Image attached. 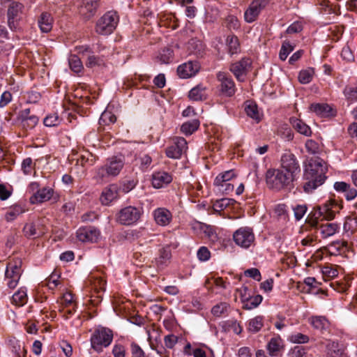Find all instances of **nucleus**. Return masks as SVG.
<instances>
[{"mask_svg": "<svg viewBox=\"0 0 357 357\" xmlns=\"http://www.w3.org/2000/svg\"><path fill=\"white\" fill-rule=\"evenodd\" d=\"M328 167L325 161L320 158H312L305 165L303 174V190L312 192L326 181Z\"/></svg>", "mask_w": 357, "mask_h": 357, "instance_id": "1", "label": "nucleus"}, {"mask_svg": "<svg viewBox=\"0 0 357 357\" xmlns=\"http://www.w3.org/2000/svg\"><path fill=\"white\" fill-rule=\"evenodd\" d=\"M296 179L280 168L269 169L266 173L267 185L275 190H281L291 186Z\"/></svg>", "mask_w": 357, "mask_h": 357, "instance_id": "2", "label": "nucleus"}, {"mask_svg": "<svg viewBox=\"0 0 357 357\" xmlns=\"http://www.w3.org/2000/svg\"><path fill=\"white\" fill-rule=\"evenodd\" d=\"M113 333L107 328H96L91 337V347L96 351H102L104 347H107L112 342Z\"/></svg>", "mask_w": 357, "mask_h": 357, "instance_id": "3", "label": "nucleus"}, {"mask_svg": "<svg viewBox=\"0 0 357 357\" xmlns=\"http://www.w3.org/2000/svg\"><path fill=\"white\" fill-rule=\"evenodd\" d=\"M119 20L116 12H107L98 20L96 26V32L101 35L111 34L116 28Z\"/></svg>", "mask_w": 357, "mask_h": 357, "instance_id": "4", "label": "nucleus"}, {"mask_svg": "<svg viewBox=\"0 0 357 357\" xmlns=\"http://www.w3.org/2000/svg\"><path fill=\"white\" fill-rule=\"evenodd\" d=\"M22 260L19 258L13 259L7 264L5 280L10 289L15 288L19 282L22 273Z\"/></svg>", "mask_w": 357, "mask_h": 357, "instance_id": "5", "label": "nucleus"}, {"mask_svg": "<svg viewBox=\"0 0 357 357\" xmlns=\"http://www.w3.org/2000/svg\"><path fill=\"white\" fill-rule=\"evenodd\" d=\"M236 176L234 169L221 172L215 177L214 185L218 188L219 191L228 195L234 191V181L236 179Z\"/></svg>", "mask_w": 357, "mask_h": 357, "instance_id": "6", "label": "nucleus"}, {"mask_svg": "<svg viewBox=\"0 0 357 357\" xmlns=\"http://www.w3.org/2000/svg\"><path fill=\"white\" fill-rule=\"evenodd\" d=\"M337 208V202L333 199H329L321 205L314 207L312 211V218L310 219L322 218L327 220H333L335 216V209Z\"/></svg>", "mask_w": 357, "mask_h": 357, "instance_id": "7", "label": "nucleus"}, {"mask_svg": "<svg viewBox=\"0 0 357 357\" xmlns=\"http://www.w3.org/2000/svg\"><path fill=\"white\" fill-rule=\"evenodd\" d=\"M124 166V161L121 157L109 158L107 162L98 169L97 174L101 178L107 176H117Z\"/></svg>", "mask_w": 357, "mask_h": 357, "instance_id": "8", "label": "nucleus"}, {"mask_svg": "<svg viewBox=\"0 0 357 357\" xmlns=\"http://www.w3.org/2000/svg\"><path fill=\"white\" fill-rule=\"evenodd\" d=\"M142 216V211L139 208L128 206L123 208L116 215V220L123 225H132L138 222Z\"/></svg>", "mask_w": 357, "mask_h": 357, "instance_id": "9", "label": "nucleus"}, {"mask_svg": "<svg viewBox=\"0 0 357 357\" xmlns=\"http://www.w3.org/2000/svg\"><path fill=\"white\" fill-rule=\"evenodd\" d=\"M279 168L291 174L296 178L301 172L299 162L295 155L290 151L285 152L282 155Z\"/></svg>", "mask_w": 357, "mask_h": 357, "instance_id": "10", "label": "nucleus"}, {"mask_svg": "<svg viewBox=\"0 0 357 357\" xmlns=\"http://www.w3.org/2000/svg\"><path fill=\"white\" fill-rule=\"evenodd\" d=\"M233 240L235 243L243 248H250L255 241V234L252 228L242 227L233 234Z\"/></svg>", "mask_w": 357, "mask_h": 357, "instance_id": "11", "label": "nucleus"}, {"mask_svg": "<svg viewBox=\"0 0 357 357\" xmlns=\"http://www.w3.org/2000/svg\"><path fill=\"white\" fill-rule=\"evenodd\" d=\"M268 0H252L244 13V20L247 23L256 21L261 12L268 6Z\"/></svg>", "mask_w": 357, "mask_h": 357, "instance_id": "12", "label": "nucleus"}, {"mask_svg": "<svg viewBox=\"0 0 357 357\" xmlns=\"http://www.w3.org/2000/svg\"><path fill=\"white\" fill-rule=\"evenodd\" d=\"M252 61L249 58L243 57L238 61L230 65L229 70L239 82H244L251 66Z\"/></svg>", "mask_w": 357, "mask_h": 357, "instance_id": "13", "label": "nucleus"}, {"mask_svg": "<svg viewBox=\"0 0 357 357\" xmlns=\"http://www.w3.org/2000/svg\"><path fill=\"white\" fill-rule=\"evenodd\" d=\"M217 79L220 83V90L222 94L229 97L234 95L236 92L235 84L229 74L225 72H218Z\"/></svg>", "mask_w": 357, "mask_h": 357, "instance_id": "14", "label": "nucleus"}, {"mask_svg": "<svg viewBox=\"0 0 357 357\" xmlns=\"http://www.w3.org/2000/svg\"><path fill=\"white\" fill-rule=\"evenodd\" d=\"M188 149L187 142L183 137H176L173 144L166 149L165 153L168 158L178 159Z\"/></svg>", "mask_w": 357, "mask_h": 357, "instance_id": "15", "label": "nucleus"}, {"mask_svg": "<svg viewBox=\"0 0 357 357\" xmlns=\"http://www.w3.org/2000/svg\"><path fill=\"white\" fill-rule=\"evenodd\" d=\"M308 222L311 227L320 231L324 238L333 236L339 229L338 225L333 222L319 223L317 219H309Z\"/></svg>", "mask_w": 357, "mask_h": 357, "instance_id": "16", "label": "nucleus"}, {"mask_svg": "<svg viewBox=\"0 0 357 357\" xmlns=\"http://www.w3.org/2000/svg\"><path fill=\"white\" fill-rule=\"evenodd\" d=\"M23 5L17 1H12L8 8V24L11 30L17 28V20L22 12Z\"/></svg>", "mask_w": 357, "mask_h": 357, "instance_id": "17", "label": "nucleus"}, {"mask_svg": "<svg viewBox=\"0 0 357 357\" xmlns=\"http://www.w3.org/2000/svg\"><path fill=\"white\" fill-rule=\"evenodd\" d=\"M77 238L84 243L96 242L100 236V231L93 227H80L76 232Z\"/></svg>", "mask_w": 357, "mask_h": 357, "instance_id": "18", "label": "nucleus"}, {"mask_svg": "<svg viewBox=\"0 0 357 357\" xmlns=\"http://www.w3.org/2000/svg\"><path fill=\"white\" fill-rule=\"evenodd\" d=\"M200 68L197 61H188L184 63L177 68V73L179 77L186 79L196 75Z\"/></svg>", "mask_w": 357, "mask_h": 357, "instance_id": "19", "label": "nucleus"}, {"mask_svg": "<svg viewBox=\"0 0 357 357\" xmlns=\"http://www.w3.org/2000/svg\"><path fill=\"white\" fill-rule=\"evenodd\" d=\"M98 2L99 0H83L79 7V13L86 20L91 19L96 13Z\"/></svg>", "mask_w": 357, "mask_h": 357, "instance_id": "20", "label": "nucleus"}, {"mask_svg": "<svg viewBox=\"0 0 357 357\" xmlns=\"http://www.w3.org/2000/svg\"><path fill=\"white\" fill-rule=\"evenodd\" d=\"M153 216L155 223L161 227H165L172 221V213L166 208H157L153 211Z\"/></svg>", "mask_w": 357, "mask_h": 357, "instance_id": "21", "label": "nucleus"}, {"mask_svg": "<svg viewBox=\"0 0 357 357\" xmlns=\"http://www.w3.org/2000/svg\"><path fill=\"white\" fill-rule=\"evenodd\" d=\"M54 193V190L49 187L40 189L31 196L29 198L30 203L36 204L47 202L52 198Z\"/></svg>", "mask_w": 357, "mask_h": 357, "instance_id": "22", "label": "nucleus"}, {"mask_svg": "<svg viewBox=\"0 0 357 357\" xmlns=\"http://www.w3.org/2000/svg\"><path fill=\"white\" fill-rule=\"evenodd\" d=\"M119 197L118 186L115 184L109 185L103 189L100 197V201L103 205H109Z\"/></svg>", "mask_w": 357, "mask_h": 357, "instance_id": "23", "label": "nucleus"}, {"mask_svg": "<svg viewBox=\"0 0 357 357\" xmlns=\"http://www.w3.org/2000/svg\"><path fill=\"white\" fill-rule=\"evenodd\" d=\"M334 188L339 192H343L347 200H353L357 197V190L346 182L337 181L334 183Z\"/></svg>", "mask_w": 357, "mask_h": 357, "instance_id": "24", "label": "nucleus"}, {"mask_svg": "<svg viewBox=\"0 0 357 357\" xmlns=\"http://www.w3.org/2000/svg\"><path fill=\"white\" fill-rule=\"evenodd\" d=\"M172 181V176L166 172H157L152 175V185L155 188H161Z\"/></svg>", "mask_w": 357, "mask_h": 357, "instance_id": "25", "label": "nucleus"}, {"mask_svg": "<svg viewBox=\"0 0 357 357\" xmlns=\"http://www.w3.org/2000/svg\"><path fill=\"white\" fill-rule=\"evenodd\" d=\"M24 235L27 238H37L44 235L46 229L43 225H36L34 223H26L23 228Z\"/></svg>", "mask_w": 357, "mask_h": 357, "instance_id": "26", "label": "nucleus"}, {"mask_svg": "<svg viewBox=\"0 0 357 357\" xmlns=\"http://www.w3.org/2000/svg\"><path fill=\"white\" fill-rule=\"evenodd\" d=\"M188 97L194 101L205 100L207 97L206 88L202 84H198L190 91Z\"/></svg>", "mask_w": 357, "mask_h": 357, "instance_id": "27", "label": "nucleus"}, {"mask_svg": "<svg viewBox=\"0 0 357 357\" xmlns=\"http://www.w3.org/2000/svg\"><path fill=\"white\" fill-rule=\"evenodd\" d=\"M290 122L293 128L300 134L306 137L311 136L312 132L309 126L301 119H291Z\"/></svg>", "mask_w": 357, "mask_h": 357, "instance_id": "28", "label": "nucleus"}, {"mask_svg": "<svg viewBox=\"0 0 357 357\" xmlns=\"http://www.w3.org/2000/svg\"><path fill=\"white\" fill-rule=\"evenodd\" d=\"M326 347L327 357H342L344 350L338 342L329 341Z\"/></svg>", "mask_w": 357, "mask_h": 357, "instance_id": "29", "label": "nucleus"}, {"mask_svg": "<svg viewBox=\"0 0 357 357\" xmlns=\"http://www.w3.org/2000/svg\"><path fill=\"white\" fill-rule=\"evenodd\" d=\"M28 301L26 289L20 288L11 297V303L17 307L24 305Z\"/></svg>", "mask_w": 357, "mask_h": 357, "instance_id": "30", "label": "nucleus"}, {"mask_svg": "<svg viewBox=\"0 0 357 357\" xmlns=\"http://www.w3.org/2000/svg\"><path fill=\"white\" fill-rule=\"evenodd\" d=\"M53 19L50 13H43L38 19V26L41 31L47 33L52 29Z\"/></svg>", "mask_w": 357, "mask_h": 357, "instance_id": "31", "label": "nucleus"}, {"mask_svg": "<svg viewBox=\"0 0 357 357\" xmlns=\"http://www.w3.org/2000/svg\"><path fill=\"white\" fill-rule=\"evenodd\" d=\"M282 349V340L280 337H273L267 344V350L271 356H277Z\"/></svg>", "mask_w": 357, "mask_h": 357, "instance_id": "32", "label": "nucleus"}, {"mask_svg": "<svg viewBox=\"0 0 357 357\" xmlns=\"http://www.w3.org/2000/svg\"><path fill=\"white\" fill-rule=\"evenodd\" d=\"M310 110L321 117L328 116L331 112V107L324 103L312 104L310 107Z\"/></svg>", "mask_w": 357, "mask_h": 357, "instance_id": "33", "label": "nucleus"}, {"mask_svg": "<svg viewBox=\"0 0 357 357\" xmlns=\"http://www.w3.org/2000/svg\"><path fill=\"white\" fill-rule=\"evenodd\" d=\"M310 324L312 327L318 331H323L328 326V321L325 317L315 316L309 319Z\"/></svg>", "mask_w": 357, "mask_h": 357, "instance_id": "34", "label": "nucleus"}, {"mask_svg": "<svg viewBox=\"0 0 357 357\" xmlns=\"http://www.w3.org/2000/svg\"><path fill=\"white\" fill-rule=\"evenodd\" d=\"M264 326V317L257 316L248 321L247 329L250 333H256Z\"/></svg>", "mask_w": 357, "mask_h": 357, "instance_id": "35", "label": "nucleus"}, {"mask_svg": "<svg viewBox=\"0 0 357 357\" xmlns=\"http://www.w3.org/2000/svg\"><path fill=\"white\" fill-rule=\"evenodd\" d=\"M171 252L169 248H162L159 250V256L155 259L158 267L162 268L167 266L171 258Z\"/></svg>", "mask_w": 357, "mask_h": 357, "instance_id": "36", "label": "nucleus"}, {"mask_svg": "<svg viewBox=\"0 0 357 357\" xmlns=\"http://www.w3.org/2000/svg\"><path fill=\"white\" fill-rule=\"evenodd\" d=\"M228 47L229 53L230 54H237L240 52V43L237 36L235 35H229L226 40Z\"/></svg>", "mask_w": 357, "mask_h": 357, "instance_id": "37", "label": "nucleus"}, {"mask_svg": "<svg viewBox=\"0 0 357 357\" xmlns=\"http://www.w3.org/2000/svg\"><path fill=\"white\" fill-rule=\"evenodd\" d=\"M96 160V156L89 151L85 150H83L77 158V162L80 163L82 166H84L86 164L93 165Z\"/></svg>", "mask_w": 357, "mask_h": 357, "instance_id": "38", "label": "nucleus"}, {"mask_svg": "<svg viewBox=\"0 0 357 357\" xmlns=\"http://www.w3.org/2000/svg\"><path fill=\"white\" fill-rule=\"evenodd\" d=\"M199 127V120L194 119L184 123L181 127V131L186 135H190L196 131Z\"/></svg>", "mask_w": 357, "mask_h": 357, "instance_id": "39", "label": "nucleus"}, {"mask_svg": "<svg viewBox=\"0 0 357 357\" xmlns=\"http://www.w3.org/2000/svg\"><path fill=\"white\" fill-rule=\"evenodd\" d=\"M24 209L20 205H15L10 207L5 214V219L8 222H11L17 218V216L24 213Z\"/></svg>", "mask_w": 357, "mask_h": 357, "instance_id": "40", "label": "nucleus"}, {"mask_svg": "<svg viewBox=\"0 0 357 357\" xmlns=\"http://www.w3.org/2000/svg\"><path fill=\"white\" fill-rule=\"evenodd\" d=\"M60 275L54 271L44 282H42V286H46L50 289H54L59 284Z\"/></svg>", "mask_w": 357, "mask_h": 357, "instance_id": "41", "label": "nucleus"}, {"mask_svg": "<svg viewBox=\"0 0 357 357\" xmlns=\"http://www.w3.org/2000/svg\"><path fill=\"white\" fill-rule=\"evenodd\" d=\"M314 74V71L312 68L302 70L298 74V81L303 84H308L312 81Z\"/></svg>", "mask_w": 357, "mask_h": 357, "instance_id": "42", "label": "nucleus"}, {"mask_svg": "<svg viewBox=\"0 0 357 357\" xmlns=\"http://www.w3.org/2000/svg\"><path fill=\"white\" fill-rule=\"evenodd\" d=\"M229 305L227 303H220L214 305L211 309V313L217 317H219L228 312Z\"/></svg>", "mask_w": 357, "mask_h": 357, "instance_id": "43", "label": "nucleus"}, {"mask_svg": "<svg viewBox=\"0 0 357 357\" xmlns=\"http://www.w3.org/2000/svg\"><path fill=\"white\" fill-rule=\"evenodd\" d=\"M70 69L75 73H79L83 69L82 62L77 56L71 55L68 60Z\"/></svg>", "mask_w": 357, "mask_h": 357, "instance_id": "44", "label": "nucleus"}, {"mask_svg": "<svg viewBox=\"0 0 357 357\" xmlns=\"http://www.w3.org/2000/svg\"><path fill=\"white\" fill-rule=\"evenodd\" d=\"M321 273L325 280L334 278L338 275L336 267L331 264L324 266L321 269Z\"/></svg>", "mask_w": 357, "mask_h": 357, "instance_id": "45", "label": "nucleus"}, {"mask_svg": "<svg viewBox=\"0 0 357 357\" xmlns=\"http://www.w3.org/2000/svg\"><path fill=\"white\" fill-rule=\"evenodd\" d=\"M136 161L137 162V164L139 165L140 169L142 171H145L150 167L152 162V159L148 154L141 153L136 158Z\"/></svg>", "mask_w": 357, "mask_h": 357, "instance_id": "46", "label": "nucleus"}, {"mask_svg": "<svg viewBox=\"0 0 357 357\" xmlns=\"http://www.w3.org/2000/svg\"><path fill=\"white\" fill-rule=\"evenodd\" d=\"M288 340L294 344H304L307 343L310 338L307 335L301 333H294L288 337Z\"/></svg>", "mask_w": 357, "mask_h": 357, "instance_id": "47", "label": "nucleus"}, {"mask_svg": "<svg viewBox=\"0 0 357 357\" xmlns=\"http://www.w3.org/2000/svg\"><path fill=\"white\" fill-rule=\"evenodd\" d=\"M116 121V118L115 115L111 112L106 110L102 113L99 119V124L100 126L109 125L110 123H114Z\"/></svg>", "mask_w": 357, "mask_h": 357, "instance_id": "48", "label": "nucleus"}, {"mask_svg": "<svg viewBox=\"0 0 357 357\" xmlns=\"http://www.w3.org/2000/svg\"><path fill=\"white\" fill-rule=\"evenodd\" d=\"M226 26L230 30L237 31L241 28V22L237 17L230 15L225 19Z\"/></svg>", "mask_w": 357, "mask_h": 357, "instance_id": "49", "label": "nucleus"}, {"mask_svg": "<svg viewBox=\"0 0 357 357\" xmlns=\"http://www.w3.org/2000/svg\"><path fill=\"white\" fill-rule=\"evenodd\" d=\"M161 26H167L172 29H176L178 26V22L174 20V16L165 15L160 22Z\"/></svg>", "mask_w": 357, "mask_h": 357, "instance_id": "50", "label": "nucleus"}, {"mask_svg": "<svg viewBox=\"0 0 357 357\" xmlns=\"http://www.w3.org/2000/svg\"><path fill=\"white\" fill-rule=\"evenodd\" d=\"M294 50L292 46L289 41H284L279 54L280 59L282 61L286 60L288 55Z\"/></svg>", "mask_w": 357, "mask_h": 357, "instance_id": "51", "label": "nucleus"}, {"mask_svg": "<svg viewBox=\"0 0 357 357\" xmlns=\"http://www.w3.org/2000/svg\"><path fill=\"white\" fill-rule=\"evenodd\" d=\"M245 112L250 117L254 119H259V113L256 104L251 102H246L245 106Z\"/></svg>", "mask_w": 357, "mask_h": 357, "instance_id": "52", "label": "nucleus"}, {"mask_svg": "<svg viewBox=\"0 0 357 357\" xmlns=\"http://www.w3.org/2000/svg\"><path fill=\"white\" fill-rule=\"evenodd\" d=\"M35 165L31 158H26L22 162V170L25 175H30L34 169Z\"/></svg>", "mask_w": 357, "mask_h": 357, "instance_id": "53", "label": "nucleus"}, {"mask_svg": "<svg viewBox=\"0 0 357 357\" xmlns=\"http://www.w3.org/2000/svg\"><path fill=\"white\" fill-rule=\"evenodd\" d=\"M343 93L348 102H354L357 101V86L346 87Z\"/></svg>", "mask_w": 357, "mask_h": 357, "instance_id": "54", "label": "nucleus"}, {"mask_svg": "<svg viewBox=\"0 0 357 357\" xmlns=\"http://www.w3.org/2000/svg\"><path fill=\"white\" fill-rule=\"evenodd\" d=\"M173 58V51L169 48H165L162 50L158 56V59L162 63H169Z\"/></svg>", "mask_w": 357, "mask_h": 357, "instance_id": "55", "label": "nucleus"}, {"mask_svg": "<svg viewBox=\"0 0 357 357\" xmlns=\"http://www.w3.org/2000/svg\"><path fill=\"white\" fill-rule=\"evenodd\" d=\"M38 120L36 115H33L20 123L23 128L28 130L33 128L38 124Z\"/></svg>", "mask_w": 357, "mask_h": 357, "instance_id": "56", "label": "nucleus"}, {"mask_svg": "<svg viewBox=\"0 0 357 357\" xmlns=\"http://www.w3.org/2000/svg\"><path fill=\"white\" fill-rule=\"evenodd\" d=\"M234 202V200L231 199H221L215 202V203L213 204V208L215 211H222L230 204H232Z\"/></svg>", "mask_w": 357, "mask_h": 357, "instance_id": "57", "label": "nucleus"}, {"mask_svg": "<svg viewBox=\"0 0 357 357\" xmlns=\"http://www.w3.org/2000/svg\"><path fill=\"white\" fill-rule=\"evenodd\" d=\"M61 120L57 114H52L47 116L44 119V124L46 126L52 127L59 124Z\"/></svg>", "mask_w": 357, "mask_h": 357, "instance_id": "58", "label": "nucleus"}, {"mask_svg": "<svg viewBox=\"0 0 357 357\" xmlns=\"http://www.w3.org/2000/svg\"><path fill=\"white\" fill-rule=\"evenodd\" d=\"M130 352L132 357H146L144 350L135 342L130 344Z\"/></svg>", "mask_w": 357, "mask_h": 357, "instance_id": "59", "label": "nucleus"}, {"mask_svg": "<svg viewBox=\"0 0 357 357\" xmlns=\"http://www.w3.org/2000/svg\"><path fill=\"white\" fill-rule=\"evenodd\" d=\"M305 149L309 153L316 154L319 152V144L312 140L307 139L305 142Z\"/></svg>", "mask_w": 357, "mask_h": 357, "instance_id": "60", "label": "nucleus"}, {"mask_svg": "<svg viewBox=\"0 0 357 357\" xmlns=\"http://www.w3.org/2000/svg\"><path fill=\"white\" fill-rule=\"evenodd\" d=\"M93 289L98 293L102 292L105 290L106 282L101 278H96L92 282Z\"/></svg>", "mask_w": 357, "mask_h": 357, "instance_id": "61", "label": "nucleus"}, {"mask_svg": "<svg viewBox=\"0 0 357 357\" xmlns=\"http://www.w3.org/2000/svg\"><path fill=\"white\" fill-rule=\"evenodd\" d=\"M197 256L200 261H205L210 259L211 252L206 247L202 246L198 250Z\"/></svg>", "mask_w": 357, "mask_h": 357, "instance_id": "62", "label": "nucleus"}, {"mask_svg": "<svg viewBox=\"0 0 357 357\" xmlns=\"http://www.w3.org/2000/svg\"><path fill=\"white\" fill-rule=\"evenodd\" d=\"M13 96L10 91H4L0 98V107L3 108L8 105L12 100Z\"/></svg>", "mask_w": 357, "mask_h": 357, "instance_id": "63", "label": "nucleus"}, {"mask_svg": "<svg viewBox=\"0 0 357 357\" xmlns=\"http://www.w3.org/2000/svg\"><path fill=\"white\" fill-rule=\"evenodd\" d=\"M126 352V348L122 344H116L114 345L112 349V354L114 357H125Z\"/></svg>", "mask_w": 357, "mask_h": 357, "instance_id": "64", "label": "nucleus"}]
</instances>
